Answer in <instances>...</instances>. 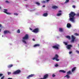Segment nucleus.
I'll return each mask as SVG.
<instances>
[{
  "mask_svg": "<svg viewBox=\"0 0 79 79\" xmlns=\"http://www.w3.org/2000/svg\"><path fill=\"white\" fill-rule=\"evenodd\" d=\"M69 17L70 18L69 20L70 21H72L73 22L74 21V19L75 18H74L75 16H79V13H77V14H76L75 13L71 11L70 12V13L69 14Z\"/></svg>",
  "mask_w": 79,
  "mask_h": 79,
  "instance_id": "obj_1",
  "label": "nucleus"
},
{
  "mask_svg": "<svg viewBox=\"0 0 79 79\" xmlns=\"http://www.w3.org/2000/svg\"><path fill=\"white\" fill-rule=\"evenodd\" d=\"M29 39V35L27 34H26L24 37H23L22 40V41L23 43H24L25 44H26L27 43L26 41H25V40H27Z\"/></svg>",
  "mask_w": 79,
  "mask_h": 79,
  "instance_id": "obj_2",
  "label": "nucleus"
},
{
  "mask_svg": "<svg viewBox=\"0 0 79 79\" xmlns=\"http://www.w3.org/2000/svg\"><path fill=\"white\" fill-rule=\"evenodd\" d=\"M21 70H17L16 71L12 73V74H17L21 73Z\"/></svg>",
  "mask_w": 79,
  "mask_h": 79,
  "instance_id": "obj_3",
  "label": "nucleus"
},
{
  "mask_svg": "<svg viewBox=\"0 0 79 79\" xmlns=\"http://www.w3.org/2000/svg\"><path fill=\"white\" fill-rule=\"evenodd\" d=\"M58 57H59L58 55L57 54H56L55 56V57L53 58L52 60H56V61H58L60 60L58 59Z\"/></svg>",
  "mask_w": 79,
  "mask_h": 79,
  "instance_id": "obj_4",
  "label": "nucleus"
},
{
  "mask_svg": "<svg viewBox=\"0 0 79 79\" xmlns=\"http://www.w3.org/2000/svg\"><path fill=\"white\" fill-rule=\"evenodd\" d=\"M39 31V29L38 28H36L32 31V32H35V33H37Z\"/></svg>",
  "mask_w": 79,
  "mask_h": 79,
  "instance_id": "obj_5",
  "label": "nucleus"
},
{
  "mask_svg": "<svg viewBox=\"0 0 79 79\" xmlns=\"http://www.w3.org/2000/svg\"><path fill=\"white\" fill-rule=\"evenodd\" d=\"M59 47H60V45L58 44H57L56 45L52 46V48H55V49L58 50L59 49Z\"/></svg>",
  "mask_w": 79,
  "mask_h": 79,
  "instance_id": "obj_6",
  "label": "nucleus"
},
{
  "mask_svg": "<svg viewBox=\"0 0 79 79\" xmlns=\"http://www.w3.org/2000/svg\"><path fill=\"white\" fill-rule=\"evenodd\" d=\"M67 48L68 50H70L71 48V47H73V46L71 44L68 45L66 47Z\"/></svg>",
  "mask_w": 79,
  "mask_h": 79,
  "instance_id": "obj_7",
  "label": "nucleus"
},
{
  "mask_svg": "<svg viewBox=\"0 0 79 79\" xmlns=\"http://www.w3.org/2000/svg\"><path fill=\"white\" fill-rule=\"evenodd\" d=\"M4 11H3L4 13H6V14H7V15H11V13H8L7 12V11H8V10L7 9H4Z\"/></svg>",
  "mask_w": 79,
  "mask_h": 79,
  "instance_id": "obj_8",
  "label": "nucleus"
},
{
  "mask_svg": "<svg viewBox=\"0 0 79 79\" xmlns=\"http://www.w3.org/2000/svg\"><path fill=\"white\" fill-rule=\"evenodd\" d=\"M4 34H11V32L8 31L6 30L4 31Z\"/></svg>",
  "mask_w": 79,
  "mask_h": 79,
  "instance_id": "obj_9",
  "label": "nucleus"
},
{
  "mask_svg": "<svg viewBox=\"0 0 79 79\" xmlns=\"http://www.w3.org/2000/svg\"><path fill=\"white\" fill-rule=\"evenodd\" d=\"M72 37V42H74V40L75 39H76V37L74 36V35H72L71 36Z\"/></svg>",
  "mask_w": 79,
  "mask_h": 79,
  "instance_id": "obj_10",
  "label": "nucleus"
},
{
  "mask_svg": "<svg viewBox=\"0 0 79 79\" xmlns=\"http://www.w3.org/2000/svg\"><path fill=\"white\" fill-rule=\"evenodd\" d=\"M34 74H31L30 75H29L28 77H27V79H30V77H34Z\"/></svg>",
  "mask_w": 79,
  "mask_h": 79,
  "instance_id": "obj_11",
  "label": "nucleus"
},
{
  "mask_svg": "<svg viewBox=\"0 0 79 79\" xmlns=\"http://www.w3.org/2000/svg\"><path fill=\"white\" fill-rule=\"evenodd\" d=\"M48 74H46L44 76L43 78V79H47V78H48Z\"/></svg>",
  "mask_w": 79,
  "mask_h": 79,
  "instance_id": "obj_12",
  "label": "nucleus"
},
{
  "mask_svg": "<svg viewBox=\"0 0 79 79\" xmlns=\"http://www.w3.org/2000/svg\"><path fill=\"white\" fill-rule=\"evenodd\" d=\"M59 31L60 32H63V29L61 28H59Z\"/></svg>",
  "mask_w": 79,
  "mask_h": 79,
  "instance_id": "obj_13",
  "label": "nucleus"
},
{
  "mask_svg": "<svg viewBox=\"0 0 79 79\" xmlns=\"http://www.w3.org/2000/svg\"><path fill=\"white\" fill-rule=\"evenodd\" d=\"M59 72L60 73H66V71H65L64 70H60Z\"/></svg>",
  "mask_w": 79,
  "mask_h": 79,
  "instance_id": "obj_14",
  "label": "nucleus"
},
{
  "mask_svg": "<svg viewBox=\"0 0 79 79\" xmlns=\"http://www.w3.org/2000/svg\"><path fill=\"white\" fill-rule=\"evenodd\" d=\"M67 26L69 28L71 26V25L69 23H68L67 25Z\"/></svg>",
  "mask_w": 79,
  "mask_h": 79,
  "instance_id": "obj_15",
  "label": "nucleus"
},
{
  "mask_svg": "<svg viewBox=\"0 0 79 79\" xmlns=\"http://www.w3.org/2000/svg\"><path fill=\"white\" fill-rule=\"evenodd\" d=\"M43 16L46 17L48 16V14L47 13H44L43 15Z\"/></svg>",
  "mask_w": 79,
  "mask_h": 79,
  "instance_id": "obj_16",
  "label": "nucleus"
},
{
  "mask_svg": "<svg viewBox=\"0 0 79 79\" xmlns=\"http://www.w3.org/2000/svg\"><path fill=\"white\" fill-rule=\"evenodd\" d=\"M76 69V67H74L72 69V72H74Z\"/></svg>",
  "mask_w": 79,
  "mask_h": 79,
  "instance_id": "obj_17",
  "label": "nucleus"
},
{
  "mask_svg": "<svg viewBox=\"0 0 79 79\" xmlns=\"http://www.w3.org/2000/svg\"><path fill=\"white\" fill-rule=\"evenodd\" d=\"M40 45L39 44H35L33 46L34 47H39Z\"/></svg>",
  "mask_w": 79,
  "mask_h": 79,
  "instance_id": "obj_18",
  "label": "nucleus"
},
{
  "mask_svg": "<svg viewBox=\"0 0 79 79\" xmlns=\"http://www.w3.org/2000/svg\"><path fill=\"white\" fill-rule=\"evenodd\" d=\"M13 64H10L7 67L8 68H11V67H13Z\"/></svg>",
  "mask_w": 79,
  "mask_h": 79,
  "instance_id": "obj_19",
  "label": "nucleus"
},
{
  "mask_svg": "<svg viewBox=\"0 0 79 79\" xmlns=\"http://www.w3.org/2000/svg\"><path fill=\"white\" fill-rule=\"evenodd\" d=\"M52 8H53V9H56L57 8H58V7L57 6H53L52 7Z\"/></svg>",
  "mask_w": 79,
  "mask_h": 79,
  "instance_id": "obj_20",
  "label": "nucleus"
},
{
  "mask_svg": "<svg viewBox=\"0 0 79 79\" xmlns=\"http://www.w3.org/2000/svg\"><path fill=\"white\" fill-rule=\"evenodd\" d=\"M66 38L67 39H69V40H70L71 39V36H66Z\"/></svg>",
  "mask_w": 79,
  "mask_h": 79,
  "instance_id": "obj_21",
  "label": "nucleus"
},
{
  "mask_svg": "<svg viewBox=\"0 0 79 79\" xmlns=\"http://www.w3.org/2000/svg\"><path fill=\"white\" fill-rule=\"evenodd\" d=\"M67 74L68 75V74H72V73L71 72V71L69 70L67 72Z\"/></svg>",
  "mask_w": 79,
  "mask_h": 79,
  "instance_id": "obj_22",
  "label": "nucleus"
},
{
  "mask_svg": "<svg viewBox=\"0 0 79 79\" xmlns=\"http://www.w3.org/2000/svg\"><path fill=\"white\" fill-rule=\"evenodd\" d=\"M66 77L67 79H69V77H70V76H69L68 75H66L64 77Z\"/></svg>",
  "mask_w": 79,
  "mask_h": 79,
  "instance_id": "obj_23",
  "label": "nucleus"
},
{
  "mask_svg": "<svg viewBox=\"0 0 79 79\" xmlns=\"http://www.w3.org/2000/svg\"><path fill=\"white\" fill-rule=\"evenodd\" d=\"M61 13H59L57 14L56 16H61Z\"/></svg>",
  "mask_w": 79,
  "mask_h": 79,
  "instance_id": "obj_24",
  "label": "nucleus"
},
{
  "mask_svg": "<svg viewBox=\"0 0 79 79\" xmlns=\"http://www.w3.org/2000/svg\"><path fill=\"white\" fill-rule=\"evenodd\" d=\"M35 4H36L38 6H39L40 5V3L38 2H35Z\"/></svg>",
  "mask_w": 79,
  "mask_h": 79,
  "instance_id": "obj_25",
  "label": "nucleus"
},
{
  "mask_svg": "<svg viewBox=\"0 0 79 79\" xmlns=\"http://www.w3.org/2000/svg\"><path fill=\"white\" fill-rule=\"evenodd\" d=\"M63 43L65 45H68V43L64 42Z\"/></svg>",
  "mask_w": 79,
  "mask_h": 79,
  "instance_id": "obj_26",
  "label": "nucleus"
},
{
  "mask_svg": "<svg viewBox=\"0 0 79 79\" xmlns=\"http://www.w3.org/2000/svg\"><path fill=\"white\" fill-rule=\"evenodd\" d=\"M74 35H76V36H78V35H79V34L77 33H75L74 34Z\"/></svg>",
  "mask_w": 79,
  "mask_h": 79,
  "instance_id": "obj_27",
  "label": "nucleus"
},
{
  "mask_svg": "<svg viewBox=\"0 0 79 79\" xmlns=\"http://www.w3.org/2000/svg\"><path fill=\"white\" fill-rule=\"evenodd\" d=\"M69 2V0H66L65 2V3H68Z\"/></svg>",
  "mask_w": 79,
  "mask_h": 79,
  "instance_id": "obj_28",
  "label": "nucleus"
},
{
  "mask_svg": "<svg viewBox=\"0 0 79 79\" xmlns=\"http://www.w3.org/2000/svg\"><path fill=\"white\" fill-rule=\"evenodd\" d=\"M17 33H20V30L19 29H18L17 31Z\"/></svg>",
  "mask_w": 79,
  "mask_h": 79,
  "instance_id": "obj_29",
  "label": "nucleus"
},
{
  "mask_svg": "<svg viewBox=\"0 0 79 79\" xmlns=\"http://www.w3.org/2000/svg\"><path fill=\"white\" fill-rule=\"evenodd\" d=\"M7 73L8 75H10V74H11V73L10 72H7Z\"/></svg>",
  "mask_w": 79,
  "mask_h": 79,
  "instance_id": "obj_30",
  "label": "nucleus"
},
{
  "mask_svg": "<svg viewBox=\"0 0 79 79\" xmlns=\"http://www.w3.org/2000/svg\"><path fill=\"white\" fill-rule=\"evenodd\" d=\"M73 8H76V6L75 5H73L72 6Z\"/></svg>",
  "mask_w": 79,
  "mask_h": 79,
  "instance_id": "obj_31",
  "label": "nucleus"
},
{
  "mask_svg": "<svg viewBox=\"0 0 79 79\" xmlns=\"http://www.w3.org/2000/svg\"><path fill=\"white\" fill-rule=\"evenodd\" d=\"M6 2L7 3H10V2H8V1L7 0L6 1Z\"/></svg>",
  "mask_w": 79,
  "mask_h": 79,
  "instance_id": "obj_32",
  "label": "nucleus"
},
{
  "mask_svg": "<svg viewBox=\"0 0 79 79\" xmlns=\"http://www.w3.org/2000/svg\"><path fill=\"white\" fill-rule=\"evenodd\" d=\"M14 15H16V16H17L18 15V14L16 13H15L14 14Z\"/></svg>",
  "mask_w": 79,
  "mask_h": 79,
  "instance_id": "obj_33",
  "label": "nucleus"
},
{
  "mask_svg": "<svg viewBox=\"0 0 79 79\" xmlns=\"http://www.w3.org/2000/svg\"><path fill=\"white\" fill-rule=\"evenodd\" d=\"M4 77H5V76H3L1 78V79H4Z\"/></svg>",
  "mask_w": 79,
  "mask_h": 79,
  "instance_id": "obj_34",
  "label": "nucleus"
},
{
  "mask_svg": "<svg viewBox=\"0 0 79 79\" xmlns=\"http://www.w3.org/2000/svg\"><path fill=\"white\" fill-rule=\"evenodd\" d=\"M42 3H46V1H43L42 2Z\"/></svg>",
  "mask_w": 79,
  "mask_h": 79,
  "instance_id": "obj_35",
  "label": "nucleus"
},
{
  "mask_svg": "<svg viewBox=\"0 0 79 79\" xmlns=\"http://www.w3.org/2000/svg\"><path fill=\"white\" fill-rule=\"evenodd\" d=\"M49 1H50V0H46V2L47 3H48Z\"/></svg>",
  "mask_w": 79,
  "mask_h": 79,
  "instance_id": "obj_36",
  "label": "nucleus"
},
{
  "mask_svg": "<svg viewBox=\"0 0 79 79\" xmlns=\"http://www.w3.org/2000/svg\"><path fill=\"white\" fill-rule=\"evenodd\" d=\"M52 76L53 77H55V75L54 74H52Z\"/></svg>",
  "mask_w": 79,
  "mask_h": 79,
  "instance_id": "obj_37",
  "label": "nucleus"
},
{
  "mask_svg": "<svg viewBox=\"0 0 79 79\" xmlns=\"http://www.w3.org/2000/svg\"><path fill=\"white\" fill-rule=\"evenodd\" d=\"M55 66L56 67H58V64H56L55 65Z\"/></svg>",
  "mask_w": 79,
  "mask_h": 79,
  "instance_id": "obj_38",
  "label": "nucleus"
},
{
  "mask_svg": "<svg viewBox=\"0 0 79 79\" xmlns=\"http://www.w3.org/2000/svg\"><path fill=\"white\" fill-rule=\"evenodd\" d=\"M76 52H77V53H78V54H79V51L76 50Z\"/></svg>",
  "mask_w": 79,
  "mask_h": 79,
  "instance_id": "obj_39",
  "label": "nucleus"
},
{
  "mask_svg": "<svg viewBox=\"0 0 79 79\" xmlns=\"http://www.w3.org/2000/svg\"><path fill=\"white\" fill-rule=\"evenodd\" d=\"M3 74H2V73L0 74V77L2 76H3Z\"/></svg>",
  "mask_w": 79,
  "mask_h": 79,
  "instance_id": "obj_40",
  "label": "nucleus"
},
{
  "mask_svg": "<svg viewBox=\"0 0 79 79\" xmlns=\"http://www.w3.org/2000/svg\"><path fill=\"white\" fill-rule=\"evenodd\" d=\"M69 54H71L72 53V51H70V52H69Z\"/></svg>",
  "mask_w": 79,
  "mask_h": 79,
  "instance_id": "obj_41",
  "label": "nucleus"
},
{
  "mask_svg": "<svg viewBox=\"0 0 79 79\" xmlns=\"http://www.w3.org/2000/svg\"><path fill=\"white\" fill-rule=\"evenodd\" d=\"M61 10H59L58 11L59 13H61Z\"/></svg>",
  "mask_w": 79,
  "mask_h": 79,
  "instance_id": "obj_42",
  "label": "nucleus"
},
{
  "mask_svg": "<svg viewBox=\"0 0 79 79\" xmlns=\"http://www.w3.org/2000/svg\"><path fill=\"white\" fill-rule=\"evenodd\" d=\"M30 30H31V31H32V29L31 28H30Z\"/></svg>",
  "mask_w": 79,
  "mask_h": 79,
  "instance_id": "obj_43",
  "label": "nucleus"
},
{
  "mask_svg": "<svg viewBox=\"0 0 79 79\" xmlns=\"http://www.w3.org/2000/svg\"><path fill=\"white\" fill-rule=\"evenodd\" d=\"M32 40H33V41H35V39H33Z\"/></svg>",
  "mask_w": 79,
  "mask_h": 79,
  "instance_id": "obj_44",
  "label": "nucleus"
},
{
  "mask_svg": "<svg viewBox=\"0 0 79 79\" xmlns=\"http://www.w3.org/2000/svg\"><path fill=\"white\" fill-rule=\"evenodd\" d=\"M7 79H13V78H9Z\"/></svg>",
  "mask_w": 79,
  "mask_h": 79,
  "instance_id": "obj_45",
  "label": "nucleus"
},
{
  "mask_svg": "<svg viewBox=\"0 0 79 79\" xmlns=\"http://www.w3.org/2000/svg\"><path fill=\"white\" fill-rule=\"evenodd\" d=\"M45 7V5H44V6H43V7Z\"/></svg>",
  "mask_w": 79,
  "mask_h": 79,
  "instance_id": "obj_46",
  "label": "nucleus"
},
{
  "mask_svg": "<svg viewBox=\"0 0 79 79\" xmlns=\"http://www.w3.org/2000/svg\"><path fill=\"white\" fill-rule=\"evenodd\" d=\"M2 27V25L0 24V27Z\"/></svg>",
  "mask_w": 79,
  "mask_h": 79,
  "instance_id": "obj_47",
  "label": "nucleus"
},
{
  "mask_svg": "<svg viewBox=\"0 0 79 79\" xmlns=\"http://www.w3.org/2000/svg\"><path fill=\"white\" fill-rule=\"evenodd\" d=\"M0 32H1V29H0Z\"/></svg>",
  "mask_w": 79,
  "mask_h": 79,
  "instance_id": "obj_48",
  "label": "nucleus"
},
{
  "mask_svg": "<svg viewBox=\"0 0 79 79\" xmlns=\"http://www.w3.org/2000/svg\"><path fill=\"white\" fill-rule=\"evenodd\" d=\"M25 0V1H27V0Z\"/></svg>",
  "mask_w": 79,
  "mask_h": 79,
  "instance_id": "obj_49",
  "label": "nucleus"
},
{
  "mask_svg": "<svg viewBox=\"0 0 79 79\" xmlns=\"http://www.w3.org/2000/svg\"><path fill=\"white\" fill-rule=\"evenodd\" d=\"M2 37H3V35H2Z\"/></svg>",
  "mask_w": 79,
  "mask_h": 79,
  "instance_id": "obj_50",
  "label": "nucleus"
},
{
  "mask_svg": "<svg viewBox=\"0 0 79 79\" xmlns=\"http://www.w3.org/2000/svg\"><path fill=\"white\" fill-rule=\"evenodd\" d=\"M0 9H1V7H0Z\"/></svg>",
  "mask_w": 79,
  "mask_h": 79,
  "instance_id": "obj_51",
  "label": "nucleus"
}]
</instances>
